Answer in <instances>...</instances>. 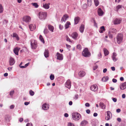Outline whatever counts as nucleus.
Instances as JSON below:
<instances>
[{
    "mask_svg": "<svg viewBox=\"0 0 126 126\" xmlns=\"http://www.w3.org/2000/svg\"><path fill=\"white\" fill-rule=\"evenodd\" d=\"M38 15L40 19L44 20L46 19L47 13L46 12H40L38 13Z\"/></svg>",
    "mask_w": 126,
    "mask_h": 126,
    "instance_id": "obj_1",
    "label": "nucleus"
},
{
    "mask_svg": "<svg viewBox=\"0 0 126 126\" xmlns=\"http://www.w3.org/2000/svg\"><path fill=\"white\" fill-rule=\"evenodd\" d=\"M82 55L83 56L87 57L91 56V53L89 51L88 49L87 48H85L82 52Z\"/></svg>",
    "mask_w": 126,
    "mask_h": 126,
    "instance_id": "obj_2",
    "label": "nucleus"
},
{
    "mask_svg": "<svg viewBox=\"0 0 126 126\" xmlns=\"http://www.w3.org/2000/svg\"><path fill=\"white\" fill-rule=\"evenodd\" d=\"M72 118L74 120L78 121L80 119L81 115L77 112H74L72 113Z\"/></svg>",
    "mask_w": 126,
    "mask_h": 126,
    "instance_id": "obj_3",
    "label": "nucleus"
},
{
    "mask_svg": "<svg viewBox=\"0 0 126 126\" xmlns=\"http://www.w3.org/2000/svg\"><path fill=\"white\" fill-rule=\"evenodd\" d=\"M117 43L119 44L122 42L123 38V35L121 33L118 34L116 37Z\"/></svg>",
    "mask_w": 126,
    "mask_h": 126,
    "instance_id": "obj_4",
    "label": "nucleus"
},
{
    "mask_svg": "<svg viewBox=\"0 0 126 126\" xmlns=\"http://www.w3.org/2000/svg\"><path fill=\"white\" fill-rule=\"evenodd\" d=\"M31 45L32 49H35L37 47V42L36 40H32L31 41Z\"/></svg>",
    "mask_w": 126,
    "mask_h": 126,
    "instance_id": "obj_5",
    "label": "nucleus"
},
{
    "mask_svg": "<svg viewBox=\"0 0 126 126\" xmlns=\"http://www.w3.org/2000/svg\"><path fill=\"white\" fill-rule=\"evenodd\" d=\"M122 19L121 18H114L113 21V23L115 25L119 24L122 21Z\"/></svg>",
    "mask_w": 126,
    "mask_h": 126,
    "instance_id": "obj_6",
    "label": "nucleus"
},
{
    "mask_svg": "<svg viewBox=\"0 0 126 126\" xmlns=\"http://www.w3.org/2000/svg\"><path fill=\"white\" fill-rule=\"evenodd\" d=\"M31 18L30 16H24L22 20L26 23L29 22L31 20Z\"/></svg>",
    "mask_w": 126,
    "mask_h": 126,
    "instance_id": "obj_7",
    "label": "nucleus"
},
{
    "mask_svg": "<svg viewBox=\"0 0 126 126\" xmlns=\"http://www.w3.org/2000/svg\"><path fill=\"white\" fill-rule=\"evenodd\" d=\"M107 116L106 118V119L107 120H109L112 117V114L111 112L109 111H107Z\"/></svg>",
    "mask_w": 126,
    "mask_h": 126,
    "instance_id": "obj_8",
    "label": "nucleus"
},
{
    "mask_svg": "<svg viewBox=\"0 0 126 126\" xmlns=\"http://www.w3.org/2000/svg\"><path fill=\"white\" fill-rule=\"evenodd\" d=\"M65 86L69 89L70 88L71 86V82L69 79L67 80L65 84Z\"/></svg>",
    "mask_w": 126,
    "mask_h": 126,
    "instance_id": "obj_9",
    "label": "nucleus"
},
{
    "mask_svg": "<svg viewBox=\"0 0 126 126\" xmlns=\"http://www.w3.org/2000/svg\"><path fill=\"white\" fill-rule=\"evenodd\" d=\"M49 105L47 103H45L43 104L42 106V108L44 110H47L49 109Z\"/></svg>",
    "mask_w": 126,
    "mask_h": 126,
    "instance_id": "obj_10",
    "label": "nucleus"
},
{
    "mask_svg": "<svg viewBox=\"0 0 126 126\" xmlns=\"http://www.w3.org/2000/svg\"><path fill=\"white\" fill-rule=\"evenodd\" d=\"M56 56L57 57V59L60 60H63V56L62 54H61L59 53L58 52H57V53Z\"/></svg>",
    "mask_w": 126,
    "mask_h": 126,
    "instance_id": "obj_11",
    "label": "nucleus"
},
{
    "mask_svg": "<svg viewBox=\"0 0 126 126\" xmlns=\"http://www.w3.org/2000/svg\"><path fill=\"white\" fill-rule=\"evenodd\" d=\"M68 16L66 14L64 15L62 18L61 20V22L62 23L63 22H65L67 19L68 18Z\"/></svg>",
    "mask_w": 126,
    "mask_h": 126,
    "instance_id": "obj_12",
    "label": "nucleus"
},
{
    "mask_svg": "<svg viewBox=\"0 0 126 126\" xmlns=\"http://www.w3.org/2000/svg\"><path fill=\"white\" fill-rule=\"evenodd\" d=\"M120 88L122 90L125 89L126 88V82L121 83L120 86Z\"/></svg>",
    "mask_w": 126,
    "mask_h": 126,
    "instance_id": "obj_13",
    "label": "nucleus"
},
{
    "mask_svg": "<svg viewBox=\"0 0 126 126\" xmlns=\"http://www.w3.org/2000/svg\"><path fill=\"white\" fill-rule=\"evenodd\" d=\"M9 62L10 65H12L14 64L15 63V61L14 58L11 57L10 58Z\"/></svg>",
    "mask_w": 126,
    "mask_h": 126,
    "instance_id": "obj_14",
    "label": "nucleus"
},
{
    "mask_svg": "<svg viewBox=\"0 0 126 126\" xmlns=\"http://www.w3.org/2000/svg\"><path fill=\"white\" fill-rule=\"evenodd\" d=\"M78 34L76 32H74L72 34L71 36L72 38L75 40L77 39Z\"/></svg>",
    "mask_w": 126,
    "mask_h": 126,
    "instance_id": "obj_15",
    "label": "nucleus"
},
{
    "mask_svg": "<svg viewBox=\"0 0 126 126\" xmlns=\"http://www.w3.org/2000/svg\"><path fill=\"white\" fill-rule=\"evenodd\" d=\"M90 88L91 90L92 91H95L97 90V87L96 85H94L91 86Z\"/></svg>",
    "mask_w": 126,
    "mask_h": 126,
    "instance_id": "obj_16",
    "label": "nucleus"
},
{
    "mask_svg": "<svg viewBox=\"0 0 126 126\" xmlns=\"http://www.w3.org/2000/svg\"><path fill=\"white\" fill-rule=\"evenodd\" d=\"M20 49L19 47H16L13 49V51L15 54L17 55H18V52L19 50Z\"/></svg>",
    "mask_w": 126,
    "mask_h": 126,
    "instance_id": "obj_17",
    "label": "nucleus"
},
{
    "mask_svg": "<svg viewBox=\"0 0 126 126\" xmlns=\"http://www.w3.org/2000/svg\"><path fill=\"white\" fill-rule=\"evenodd\" d=\"M85 73L83 71H80L79 73V76L81 77H84L85 75Z\"/></svg>",
    "mask_w": 126,
    "mask_h": 126,
    "instance_id": "obj_18",
    "label": "nucleus"
},
{
    "mask_svg": "<svg viewBox=\"0 0 126 126\" xmlns=\"http://www.w3.org/2000/svg\"><path fill=\"white\" fill-rule=\"evenodd\" d=\"M98 13L99 16H102L103 14V12L100 8H99L98 10Z\"/></svg>",
    "mask_w": 126,
    "mask_h": 126,
    "instance_id": "obj_19",
    "label": "nucleus"
},
{
    "mask_svg": "<svg viewBox=\"0 0 126 126\" xmlns=\"http://www.w3.org/2000/svg\"><path fill=\"white\" fill-rule=\"evenodd\" d=\"M4 119L5 121L9 122L10 121V116L9 115H6L5 116Z\"/></svg>",
    "mask_w": 126,
    "mask_h": 126,
    "instance_id": "obj_20",
    "label": "nucleus"
},
{
    "mask_svg": "<svg viewBox=\"0 0 126 126\" xmlns=\"http://www.w3.org/2000/svg\"><path fill=\"white\" fill-rule=\"evenodd\" d=\"M50 4V3H48L47 4L45 3L43 4V7L45 9H47L49 8Z\"/></svg>",
    "mask_w": 126,
    "mask_h": 126,
    "instance_id": "obj_21",
    "label": "nucleus"
},
{
    "mask_svg": "<svg viewBox=\"0 0 126 126\" xmlns=\"http://www.w3.org/2000/svg\"><path fill=\"white\" fill-rule=\"evenodd\" d=\"M29 27L30 30L32 31H33L35 28V26L34 25L30 24L29 25Z\"/></svg>",
    "mask_w": 126,
    "mask_h": 126,
    "instance_id": "obj_22",
    "label": "nucleus"
},
{
    "mask_svg": "<svg viewBox=\"0 0 126 126\" xmlns=\"http://www.w3.org/2000/svg\"><path fill=\"white\" fill-rule=\"evenodd\" d=\"M71 25V23L70 22L67 21L64 25L65 29H67L69 27V25Z\"/></svg>",
    "mask_w": 126,
    "mask_h": 126,
    "instance_id": "obj_23",
    "label": "nucleus"
},
{
    "mask_svg": "<svg viewBox=\"0 0 126 126\" xmlns=\"http://www.w3.org/2000/svg\"><path fill=\"white\" fill-rule=\"evenodd\" d=\"M44 55L46 58H47L49 57L48 50L47 49H45L44 53Z\"/></svg>",
    "mask_w": 126,
    "mask_h": 126,
    "instance_id": "obj_24",
    "label": "nucleus"
},
{
    "mask_svg": "<svg viewBox=\"0 0 126 126\" xmlns=\"http://www.w3.org/2000/svg\"><path fill=\"white\" fill-rule=\"evenodd\" d=\"M105 31V29L104 26H103L100 27L99 31L100 33H102Z\"/></svg>",
    "mask_w": 126,
    "mask_h": 126,
    "instance_id": "obj_25",
    "label": "nucleus"
},
{
    "mask_svg": "<svg viewBox=\"0 0 126 126\" xmlns=\"http://www.w3.org/2000/svg\"><path fill=\"white\" fill-rule=\"evenodd\" d=\"M84 26L82 24L79 27V31L81 33H82L84 31Z\"/></svg>",
    "mask_w": 126,
    "mask_h": 126,
    "instance_id": "obj_26",
    "label": "nucleus"
},
{
    "mask_svg": "<svg viewBox=\"0 0 126 126\" xmlns=\"http://www.w3.org/2000/svg\"><path fill=\"white\" fill-rule=\"evenodd\" d=\"M48 29L51 32H53V31L54 29V27L50 25H48Z\"/></svg>",
    "mask_w": 126,
    "mask_h": 126,
    "instance_id": "obj_27",
    "label": "nucleus"
},
{
    "mask_svg": "<svg viewBox=\"0 0 126 126\" xmlns=\"http://www.w3.org/2000/svg\"><path fill=\"white\" fill-rule=\"evenodd\" d=\"M88 123L87 121L86 120H84L80 123L81 126H84Z\"/></svg>",
    "mask_w": 126,
    "mask_h": 126,
    "instance_id": "obj_28",
    "label": "nucleus"
},
{
    "mask_svg": "<svg viewBox=\"0 0 126 126\" xmlns=\"http://www.w3.org/2000/svg\"><path fill=\"white\" fill-rule=\"evenodd\" d=\"M79 20V17H75L74 18L75 24H77L78 23Z\"/></svg>",
    "mask_w": 126,
    "mask_h": 126,
    "instance_id": "obj_29",
    "label": "nucleus"
},
{
    "mask_svg": "<svg viewBox=\"0 0 126 126\" xmlns=\"http://www.w3.org/2000/svg\"><path fill=\"white\" fill-rule=\"evenodd\" d=\"M104 53L105 56H106L109 54V52L107 49L104 48L103 49Z\"/></svg>",
    "mask_w": 126,
    "mask_h": 126,
    "instance_id": "obj_30",
    "label": "nucleus"
},
{
    "mask_svg": "<svg viewBox=\"0 0 126 126\" xmlns=\"http://www.w3.org/2000/svg\"><path fill=\"white\" fill-rule=\"evenodd\" d=\"M100 106L101 107V108L103 109H105L106 106L102 102H100Z\"/></svg>",
    "mask_w": 126,
    "mask_h": 126,
    "instance_id": "obj_31",
    "label": "nucleus"
},
{
    "mask_svg": "<svg viewBox=\"0 0 126 126\" xmlns=\"http://www.w3.org/2000/svg\"><path fill=\"white\" fill-rule=\"evenodd\" d=\"M122 7V5H117L116 8L115 9V10L116 11H118V10Z\"/></svg>",
    "mask_w": 126,
    "mask_h": 126,
    "instance_id": "obj_32",
    "label": "nucleus"
},
{
    "mask_svg": "<svg viewBox=\"0 0 126 126\" xmlns=\"http://www.w3.org/2000/svg\"><path fill=\"white\" fill-rule=\"evenodd\" d=\"M109 78L108 76L104 77L102 79V80L103 81L106 82L108 80Z\"/></svg>",
    "mask_w": 126,
    "mask_h": 126,
    "instance_id": "obj_33",
    "label": "nucleus"
},
{
    "mask_svg": "<svg viewBox=\"0 0 126 126\" xmlns=\"http://www.w3.org/2000/svg\"><path fill=\"white\" fill-rule=\"evenodd\" d=\"M32 4L35 8H37L39 6L36 3H32Z\"/></svg>",
    "mask_w": 126,
    "mask_h": 126,
    "instance_id": "obj_34",
    "label": "nucleus"
},
{
    "mask_svg": "<svg viewBox=\"0 0 126 126\" xmlns=\"http://www.w3.org/2000/svg\"><path fill=\"white\" fill-rule=\"evenodd\" d=\"M94 4L96 6H97L99 4V2L98 0H94Z\"/></svg>",
    "mask_w": 126,
    "mask_h": 126,
    "instance_id": "obj_35",
    "label": "nucleus"
},
{
    "mask_svg": "<svg viewBox=\"0 0 126 126\" xmlns=\"http://www.w3.org/2000/svg\"><path fill=\"white\" fill-rule=\"evenodd\" d=\"M39 39L43 43H45V41L44 38L42 37V36L41 35H40L39 37Z\"/></svg>",
    "mask_w": 126,
    "mask_h": 126,
    "instance_id": "obj_36",
    "label": "nucleus"
},
{
    "mask_svg": "<svg viewBox=\"0 0 126 126\" xmlns=\"http://www.w3.org/2000/svg\"><path fill=\"white\" fill-rule=\"evenodd\" d=\"M3 11V9L1 4H0V13H2Z\"/></svg>",
    "mask_w": 126,
    "mask_h": 126,
    "instance_id": "obj_37",
    "label": "nucleus"
},
{
    "mask_svg": "<svg viewBox=\"0 0 126 126\" xmlns=\"http://www.w3.org/2000/svg\"><path fill=\"white\" fill-rule=\"evenodd\" d=\"M110 31L112 33H115L116 32V30L114 28H111L110 30Z\"/></svg>",
    "mask_w": 126,
    "mask_h": 126,
    "instance_id": "obj_38",
    "label": "nucleus"
},
{
    "mask_svg": "<svg viewBox=\"0 0 126 126\" xmlns=\"http://www.w3.org/2000/svg\"><path fill=\"white\" fill-rule=\"evenodd\" d=\"M88 5L89 6H90L91 5V0H87Z\"/></svg>",
    "mask_w": 126,
    "mask_h": 126,
    "instance_id": "obj_39",
    "label": "nucleus"
},
{
    "mask_svg": "<svg viewBox=\"0 0 126 126\" xmlns=\"http://www.w3.org/2000/svg\"><path fill=\"white\" fill-rule=\"evenodd\" d=\"M29 93L32 96H33L34 94V92L32 90H30Z\"/></svg>",
    "mask_w": 126,
    "mask_h": 126,
    "instance_id": "obj_40",
    "label": "nucleus"
},
{
    "mask_svg": "<svg viewBox=\"0 0 126 126\" xmlns=\"http://www.w3.org/2000/svg\"><path fill=\"white\" fill-rule=\"evenodd\" d=\"M50 78L51 80H53L54 78V75L51 74L50 76Z\"/></svg>",
    "mask_w": 126,
    "mask_h": 126,
    "instance_id": "obj_41",
    "label": "nucleus"
},
{
    "mask_svg": "<svg viewBox=\"0 0 126 126\" xmlns=\"http://www.w3.org/2000/svg\"><path fill=\"white\" fill-rule=\"evenodd\" d=\"M66 40L68 41H69L70 42H72L71 41V40L67 36H66Z\"/></svg>",
    "mask_w": 126,
    "mask_h": 126,
    "instance_id": "obj_42",
    "label": "nucleus"
},
{
    "mask_svg": "<svg viewBox=\"0 0 126 126\" xmlns=\"http://www.w3.org/2000/svg\"><path fill=\"white\" fill-rule=\"evenodd\" d=\"M14 90L10 91L9 94L10 96L12 97L13 96V94L14 93Z\"/></svg>",
    "mask_w": 126,
    "mask_h": 126,
    "instance_id": "obj_43",
    "label": "nucleus"
},
{
    "mask_svg": "<svg viewBox=\"0 0 126 126\" xmlns=\"http://www.w3.org/2000/svg\"><path fill=\"white\" fill-rule=\"evenodd\" d=\"M112 59L113 60V61L114 62H115L116 61L118 60V59L116 57H112Z\"/></svg>",
    "mask_w": 126,
    "mask_h": 126,
    "instance_id": "obj_44",
    "label": "nucleus"
},
{
    "mask_svg": "<svg viewBox=\"0 0 126 126\" xmlns=\"http://www.w3.org/2000/svg\"><path fill=\"white\" fill-rule=\"evenodd\" d=\"M48 32V30L47 29H45L44 31V33L45 34H47Z\"/></svg>",
    "mask_w": 126,
    "mask_h": 126,
    "instance_id": "obj_45",
    "label": "nucleus"
},
{
    "mask_svg": "<svg viewBox=\"0 0 126 126\" xmlns=\"http://www.w3.org/2000/svg\"><path fill=\"white\" fill-rule=\"evenodd\" d=\"M77 48L79 50H81V47L80 45H77Z\"/></svg>",
    "mask_w": 126,
    "mask_h": 126,
    "instance_id": "obj_46",
    "label": "nucleus"
},
{
    "mask_svg": "<svg viewBox=\"0 0 126 126\" xmlns=\"http://www.w3.org/2000/svg\"><path fill=\"white\" fill-rule=\"evenodd\" d=\"M87 4L85 3L84 4H83V6H82V8L84 9H86L87 8Z\"/></svg>",
    "mask_w": 126,
    "mask_h": 126,
    "instance_id": "obj_47",
    "label": "nucleus"
},
{
    "mask_svg": "<svg viewBox=\"0 0 126 126\" xmlns=\"http://www.w3.org/2000/svg\"><path fill=\"white\" fill-rule=\"evenodd\" d=\"M29 64V63H28L25 64L24 66H21V67H22V68H26L28 65Z\"/></svg>",
    "mask_w": 126,
    "mask_h": 126,
    "instance_id": "obj_48",
    "label": "nucleus"
},
{
    "mask_svg": "<svg viewBox=\"0 0 126 126\" xmlns=\"http://www.w3.org/2000/svg\"><path fill=\"white\" fill-rule=\"evenodd\" d=\"M68 126H75L74 125L71 123L69 122L68 123Z\"/></svg>",
    "mask_w": 126,
    "mask_h": 126,
    "instance_id": "obj_49",
    "label": "nucleus"
},
{
    "mask_svg": "<svg viewBox=\"0 0 126 126\" xmlns=\"http://www.w3.org/2000/svg\"><path fill=\"white\" fill-rule=\"evenodd\" d=\"M59 27L60 30H62L63 28V26L61 24H60L59 25Z\"/></svg>",
    "mask_w": 126,
    "mask_h": 126,
    "instance_id": "obj_50",
    "label": "nucleus"
},
{
    "mask_svg": "<svg viewBox=\"0 0 126 126\" xmlns=\"http://www.w3.org/2000/svg\"><path fill=\"white\" fill-rule=\"evenodd\" d=\"M17 35L16 33H14L13 34V37H16Z\"/></svg>",
    "mask_w": 126,
    "mask_h": 126,
    "instance_id": "obj_51",
    "label": "nucleus"
},
{
    "mask_svg": "<svg viewBox=\"0 0 126 126\" xmlns=\"http://www.w3.org/2000/svg\"><path fill=\"white\" fill-rule=\"evenodd\" d=\"M78 98V94L75 95V96L74 97V98L75 100L77 99Z\"/></svg>",
    "mask_w": 126,
    "mask_h": 126,
    "instance_id": "obj_52",
    "label": "nucleus"
},
{
    "mask_svg": "<svg viewBox=\"0 0 126 126\" xmlns=\"http://www.w3.org/2000/svg\"><path fill=\"white\" fill-rule=\"evenodd\" d=\"M98 66L97 65H96L93 67V70H96L98 68Z\"/></svg>",
    "mask_w": 126,
    "mask_h": 126,
    "instance_id": "obj_53",
    "label": "nucleus"
},
{
    "mask_svg": "<svg viewBox=\"0 0 126 126\" xmlns=\"http://www.w3.org/2000/svg\"><path fill=\"white\" fill-rule=\"evenodd\" d=\"M85 105L86 107H89L90 106V104L89 103H86L85 104Z\"/></svg>",
    "mask_w": 126,
    "mask_h": 126,
    "instance_id": "obj_54",
    "label": "nucleus"
},
{
    "mask_svg": "<svg viewBox=\"0 0 126 126\" xmlns=\"http://www.w3.org/2000/svg\"><path fill=\"white\" fill-rule=\"evenodd\" d=\"M98 55L99 58L100 59L101 58L102 55L101 54L100 52L99 53Z\"/></svg>",
    "mask_w": 126,
    "mask_h": 126,
    "instance_id": "obj_55",
    "label": "nucleus"
},
{
    "mask_svg": "<svg viewBox=\"0 0 126 126\" xmlns=\"http://www.w3.org/2000/svg\"><path fill=\"white\" fill-rule=\"evenodd\" d=\"M86 112L87 114H89L90 113V110L87 109L86 110Z\"/></svg>",
    "mask_w": 126,
    "mask_h": 126,
    "instance_id": "obj_56",
    "label": "nucleus"
},
{
    "mask_svg": "<svg viewBox=\"0 0 126 126\" xmlns=\"http://www.w3.org/2000/svg\"><path fill=\"white\" fill-rule=\"evenodd\" d=\"M112 81L114 83H116L117 82V80L115 79H112Z\"/></svg>",
    "mask_w": 126,
    "mask_h": 126,
    "instance_id": "obj_57",
    "label": "nucleus"
},
{
    "mask_svg": "<svg viewBox=\"0 0 126 126\" xmlns=\"http://www.w3.org/2000/svg\"><path fill=\"white\" fill-rule=\"evenodd\" d=\"M117 56V54H116L115 53H113V55L112 56V57H116Z\"/></svg>",
    "mask_w": 126,
    "mask_h": 126,
    "instance_id": "obj_58",
    "label": "nucleus"
},
{
    "mask_svg": "<svg viewBox=\"0 0 126 126\" xmlns=\"http://www.w3.org/2000/svg\"><path fill=\"white\" fill-rule=\"evenodd\" d=\"M26 126H32V125L31 124H30V123H28L26 124Z\"/></svg>",
    "mask_w": 126,
    "mask_h": 126,
    "instance_id": "obj_59",
    "label": "nucleus"
},
{
    "mask_svg": "<svg viewBox=\"0 0 126 126\" xmlns=\"http://www.w3.org/2000/svg\"><path fill=\"white\" fill-rule=\"evenodd\" d=\"M111 70L113 71H114L115 70V67L114 66L111 67Z\"/></svg>",
    "mask_w": 126,
    "mask_h": 126,
    "instance_id": "obj_60",
    "label": "nucleus"
},
{
    "mask_svg": "<svg viewBox=\"0 0 126 126\" xmlns=\"http://www.w3.org/2000/svg\"><path fill=\"white\" fill-rule=\"evenodd\" d=\"M30 103V102H25L24 103V105H28V104H29Z\"/></svg>",
    "mask_w": 126,
    "mask_h": 126,
    "instance_id": "obj_61",
    "label": "nucleus"
},
{
    "mask_svg": "<svg viewBox=\"0 0 126 126\" xmlns=\"http://www.w3.org/2000/svg\"><path fill=\"white\" fill-rule=\"evenodd\" d=\"M112 100L114 102H116L117 101V100L116 98H112Z\"/></svg>",
    "mask_w": 126,
    "mask_h": 126,
    "instance_id": "obj_62",
    "label": "nucleus"
},
{
    "mask_svg": "<svg viewBox=\"0 0 126 126\" xmlns=\"http://www.w3.org/2000/svg\"><path fill=\"white\" fill-rule=\"evenodd\" d=\"M14 108V106L13 105H11L10 107V108L11 109H13Z\"/></svg>",
    "mask_w": 126,
    "mask_h": 126,
    "instance_id": "obj_63",
    "label": "nucleus"
},
{
    "mask_svg": "<svg viewBox=\"0 0 126 126\" xmlns=\"http://www.w3.org/2000/svg\"><path fill=\"white\" fill-rule=\"evenodd\" d=\"M64 116L66 117H67L68 116V114L67 113H65L64 114Z\"/></svg>",
    "mask_w": 126,
    "mask_h": 126,
    "instance_id": "obj_64",
    "label": "nucleus"
}]
</instances>
